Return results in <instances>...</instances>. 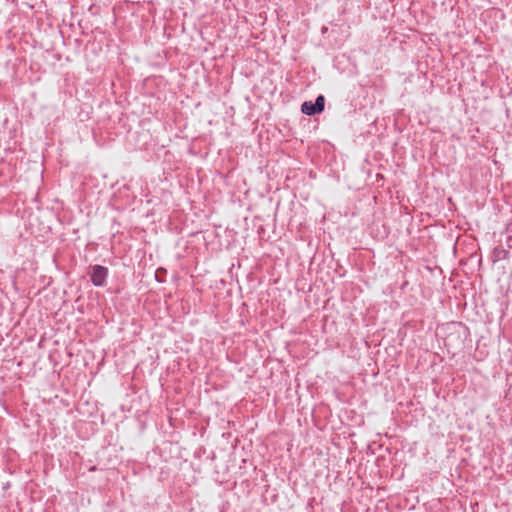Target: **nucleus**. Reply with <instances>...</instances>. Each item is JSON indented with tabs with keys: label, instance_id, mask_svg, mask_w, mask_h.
<instances>
[{
	"label": "nucleus",
	"instance_id": "20e7f679",
	"mask_svg": "<svg viewBox=\"0 0 512 512\" xmlns=\"http://www.w3.org/2000/svg\"><path fill=\"white\" fill-rule=\"evenodd\" d=\"M458 326L461 327L464 330V332L468 331V327L466 325H464L463 323L459 322Z\"/></svg>",
	"mask_w": 512,
	"mask_h": 512
},
{
	"label": "nucleus",
	"instance_id": "f03ea898",
	"mask_svg": "<svg viewBox=\"0 0 512 512\" xmlns=\"http://www.w3.org/2000/svg\"><path fill=\"white\" fill-rule=\"evenodd\" d=\"M108 268L102 265H94L92 266V271L90 274V280L92 284L96 287H103L106 284L108 277Z\"/></svg>",
	"mask_w": 512,
	"mask_h": 512
},
{
	"label": "nucleus",
	"instance_id": "39448f33",
	"mask_svg": "<svg viewBox=\"0 0 512 512\" xmlns=\"http://www.w3.org/2000/svg\"><path fill=\"white\" fill-rule=\"evenodd\" d=\"M160 271H164V272H165V270H164V269H158V270L156 271V279H157V281H158V282H163V280H161V279H159V278H158V273H159Z\"/></svg>",
	"mask_w": 512,
	"mask_h": 512
},
{
	"label": "nucleus",
	"instance_id": "423d86ee",
	"mask_svg": "<svg viewBox=\"0 0 512 512\" xmlns=\"http://www.w3.org/2000/svg\"><path fill=\"white\" fill-rule=\"evenodd\" d=\"M327 31V28L326 27H323L322 28V33L326 32Z\"/></svg>",
	"mask_w": 512,
	"mask_h": 512
},
{
	"label": "nucleus",
	"instance_id": "7ed1b4c3",
	"mask_svg": "<svg viewBox=\"0 0 512 512\" xmlns=\"http://www.w3.org/2000/svg\"><path fill=\"white\" fill-rule=\"evenodd\" d=\"M510 257V252L502 245L496 246L492 251V261L497 262L507 260Z\"/></svg>",
	"mask_w": 512,
	"mask_h": 512
},
{
	"label": "nucleus",
	"instance_id": "f257e3e1",
	"mask_svg": "<svg viewBox=\"0 0 512 512\" xmlns=\"http://www.w3.org/2000/svg\"><path fill=\"white\" fill-rule=\"evenodd\" d=\"M324 108H325V97H324V95L319 94L316 97L314 102L304 101L301 104L300 110L304 115L315 116L317 114L322 113L324 111Z\"/></svg>",
	"mask_w": 512,
	"mask_h": 512
}]
</instances>
